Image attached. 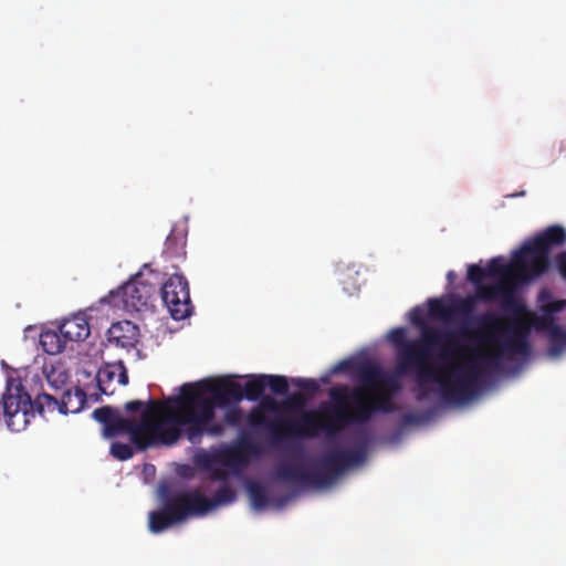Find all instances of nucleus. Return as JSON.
<instances>
[{
	"label": "nucleus",
	"mask_w": 566,
	"mask_h": 566,
	"mask_svg": "<svg viewBox=\"0 0 566 566\" xmlns=\"http://www.w3.org/2000/svg\"><path fill=\"white\" fill-rule=\"evenodd\" d=\"M556 265L560 275L566 280V251L556 256Z\"/></svg>",
	"instance_id": "4c0bfd02"
},
{
	"label": "nucleus",
	"mask_w": 566,
	"mask_h": 566,
	"mask_svg": "<svg viewBox=\"0 0 566 566\" xmlns=\"http://www.w3.org/2000/svg\"><path fill=\"white\" fill-rule=\"evenodd\" d=\"M356 371L358 386H335L328 392L331 403H322L323 408L334 411L340 431L352 424L366 423L375 416L369 388H376L381 384L392 390L400 388L395 377L385 373L377 364L360 363Z\"/></svg>",
	"instance_id": "39448f33"
},
{
	"label": "nucleus",
	"mask_w": 566,
	"mask_h": 566,
	"mask_svg": "<svg viewBox=\"0 0 566 566\" xmlns=\"http://www.w3.org/2000/svg\"><path fill=\"white\" fill-rule=\"evenodd\" d=\"M38 412L57 410L62 415L77 413L86 403V394L80 387L65 389L60 399L53 395L42 392L36 396Z\"/></svg>",
	"instance_id": "2eb2a0df"
},
{
	"label": "nucleus",
	"mask_w": 566,
	"mask_h": 566,
	"mask_svg": "<svg viewBox=\"0 0 566 566\" xmlns=\"http://www.w3.org/2000/svg\"><path fill=\"white\" fill-rule=\"evenodd\" d=\"M276 475L285 482H297L316 486L314 469L306 471L293 463H282L276 468Z\"/></svg>",
	"instance_id": "412c9836"
},
{
	"label": "nucleus",
	"mask_w": 566,
	"mask_h": 566,
	"mask_svg": "<svg viewBox=\"0 0 566 566\" xmlns=\"http://www.w3.org/2000/svg\"><path fill=\"white\" fill-rule=\"evenodd\" d=\"M392 391L386 385H378L376 388H369L371 392L373 407L376 413H389L395 410V405L391 399V395L387 390ZM396 390H394L395 392Z\"/></svg>",
	"instance_id": "b1692460"
},
{
	"label": "nucleus",
	"mask_w": 566,
	"mask_h": 566,
	"mask_svg": "<svg viewBox=\"0 0 566 566\" xmlns=\"http://www.w3.org/2000/svg\"><path fill=\"white\" fill-rule=\"evenodd\" d=\"M242 399V386L227 377L184 384L177 400L185 405L190 415L192 426L188 430L189 442L199 443L203 434H223L224 426L213 421L216 408L237 405Z\"/></svg>",
	"instance_id": "20e7f679"
},
{
	"label": "nucleus",
	"mask_w": 566,
	"mask_h": 566,
	"mask_svg": "<svg viewBox=\"0 0 566 566\" xmlns=\"http://www.w3.org/2000/svg\"><path fill=\"white\" fill-rule=\"evenodd\" d=\"M138 336L139 329L130 321L116 322L107 331L108 343L125 349L134 348L138 342Z\"/></svg>",
	"instance_id": "a211bd4d"
},
{
	"label": "nucleus",
	"mask_w": 566,
	"mask_h": 566,
	"mask_svg": "<svg viewBox=\"0 0 566 566\" xmlns=\"http://www.w3.org/2000/svg\"><path fill=\"white\" fill-rule=\"evenodd\" d=\"M234 448L240 452L241 457L247 459V462L249 461L250 455H259L261 452L260 447L245 433L240 436V439Z\"/></svg>",
	"instance_id": "c756f323"
},
{
	"label": "nucleus",
	"mask_w": 566,
	"mask_h": 566,
	"mask_svg": "<svg viewBox=\"0 0 566 566\" xmlns=\"http://www.w3.org/2000/svg\"><path fill=\"white\" fill-rule=\"evenodd\" d=\"M248 493L254 510H262L268 506L270 499L265 488L258 482L248 484Z\"/></svg>",
	"instance_id": "cd10ccee"
},
{
	"label": "nucleus",
	"mask_w": 566,
	"mask_h": 566,
	"mask_svg": "<svg viewBox=\"0 0 566 566\" xmlns=\"http://www.w3.org/2000/svg\"><path fill=\"white\" fill-rule=\"evenodd\" d=\"M293 384L300 389L306 390L311 394H315L319 390L318 382L313 378H295Z\"/></svg>",
	"instance_id": "f704fd0d"
},
{
	"label": "nucleus",
	"mask_w": 566,
	"mask_h": 566,
	"mask_svg": "<svg viewBox=\"0 0 566 566\" xmlns=\"http://www.w3.org/2000/svg\"><path fill=\"white\" fill-rule=\"evenodd\" d=\"M216 461L224 468L238 469L247 464V459L241 457L234 447L220 450L216 454Z\"/></svg>",
	"instance_id": "a878e982"
},
{
	"label": "nucleus",
	"mask_w": 566,
	"mask_h": 566,
	"mask_svg": "<svg viewBox=\"0 0 566 566\" xmlns=\"http://www.w3.org/2000/svg\"><path fill=\"white\" fill-rule=\"evenodd\" d=\"M160 294L164 304L175 321L187 318L192 313L189 284L184 275H171L161 286Z\"/></svg>",
	"instance_id": "ddd939ff"
},
{
	"label": "nucleus",
	"mask_w": 566,
	"mask_h": 566,
	"mask_svg": "<svg viewBox=\"0 0 566 566\" xmlns=\"http://www.w3.org/2000/svg\"><path fill=\"white\" fill-rule=\"evenodd\" d=\"M468 280L476 286V290L479 286H485L482 282L489 277L488 271L484 268H481L478 264H471L468 268Z\"/></svg>",
	"instance_id": "2f4dec72"
},
{
	"label": "nucleus",
	"mask_w": 566,
	"mask_h": 566,
	"mask_svg": "<svg viewBox=\"0 0 566 566\" xmlns=\"http://www.w3.org/2000/svg\"><path fill=\"white\" fill-rule=\"evenodd\" d=\"M447 277H448L449 282H452L453 279L455 277V273L453 271H449L447 274Z\"/></svg>",
	"instance_id": "79ce46f5"
},
{
	"label": "nucleus",
	"mask_w": 566,
	"mask_h": 566,
	"mask_svg": "<svg viewBox=\"0 0 566 566\" xmlns=\"http://www.w3.org/2000/svg\"><path fill=\"white\" fill-rule=\"evenodd\" d=\"M426 397H427V395H426L424 392H422L421 395H419V396H418V399H419V400H422V399H424Z\"/></svg>",
	"instance_id": "37998d69"
},
{
	"label": "nucleus",
	"mask_w": 566,
	"mask_h": 566,
	"mask_svg": "<svg viewBox=\"0 0 566 566\" xmlns=\"http://www.w3.org/2000/svg\"><path fill=\"white\" fill-rule=\"evenodd\" d=\"M353 367V363L350 360H342L339 361L333 369L334 373L349 370Z\"/></svg>",
	"instance_id": "ea45409f"
},
{
	"label": "nucleus",
	"mask_w": 566,
	"mask_h": 566,
	"mask_svg": "<svg viewBox=\"0 0 566 566\" xmlns=\"http://www.w3.org/2000/svg\"><path fill=\"white\" fill-rule=\"evenodd\" d=\"M60 332L67 342L85 340L91 334L88 319L84 313H77L65 318L59 326Z\"/></svg>",
	"instance_id": "aec40b11"
},
{
	"label": "nucleus",
	"mask_w": 566,
	"mask_h": 566,
	"mask_svg": "<svg viewBox=\"0 0 566 566\" xmlns=\"http://www.w3.org/2000/svg\"><path fill=\"white\" fill-rule=\"evenodd\" d=\"M417 421V416L413 413H406L403 416V422L405 423H415Z\"/></svg>",
	"instance_id": "a19ab883"
},
{
	"label": "nucleus",
	"mask_w": 566,
	"mask_h": 566,
	"mask_svg": "<svg viewBox=\"0 0 566 566\" xmlns=\"http://www.w3.org/2000/svg\"><path fill=\"white\" fill-rule=\"evenodd\" d=\"M224 421L230 426L239 427L242 421V410L238 406L229 408L226 411Z\"/></svg>",
	"instance_id": "c9c22d12"
},
{
	"label": "nucleus",
	"mask_w": 566,
	"mask_h": 566,
	"mask_svg": "<svg viewBox=\"0 0 566 566\" xmlns=\"http://www.w3.org/2000/svg\"><path fill=\"white\" fill-rule=\"evenodd\" d=\"M305 397L301 392L292 394L287 397V399L282 402V408L286 410H300L305 405Z\"/></svg>",
	"instance_id": "72a5a7b5"
},
{
	"label": "nucleus",
	"mask_w": 566,
	"mask_h": 566,
	"mask_svg": "<svg viewBox=\"0 0 566 566\" xmlns=\"http://www.w3.org/2000/svg\"><path fill=\"white\" fill-rule=\"evenodd\" d=\"M282 408V403H279L271 396H263L260 400L259 406L252 408L248 416L247 422L252 429H264L266 431L268 440L272 443H277L281 438V427L282 420L285 418H275L273 420H269L265 412L266 411H277Z\"/></svg>",
	"instance_id": "4468645a"
},
{
	"label": "nucleus",
	"mask_w": 566,
	"mask_h": 566,
	"mask_svg": "<svg viewBox=\"0 0 566 566\" xmlns=\"http://www.w3.org/2000/svg\"><path fill=\"white\" fill-rule=\"evenodd\" d=\"M265 375H252L242 387L243 398L250 401L259 400L266 389Z\"/></svg>",
	"instance_id": "393cba45"
},
{
	"label": "nucleus",
	"mask_w": 566,
	"mask_h": 566,
	"mask_svg": "<svg viewBox=\"0 0 566 566\" xmlns=\"http://www.w3.org/2000/svg\"><path fill=\"white\" fill-rule=\"evenodd\" d=\"M156 293L155 284L146 281L143 273H137L128 282L124 283L116 291H111L107 296L101 298L114 307H122L128 312H139L147 308Z\"/></svg>",
	"instance_id": "f8f14e48"
},
{
	"label": "nucleus",
	"mask_w": 566,
	"mask_h": 566,
	"mask_svg": "<svg viewBox=\"0 0 566 566\" xmlns=\"http://www.w3.org/2000/svg\"><path fill=\"white\" fill-rule=\"evenodd\" d=\"M40 344L46 354L56 355L65 349L67 340L64 338V335L60 332V329H48L41 333Z\"/></svg>",
	"instance_id": "5701e85b"
},
{
	"label": "nucleus",
	"mask_w": 566,
	"mask_h": 566,
	"mask_svg": "<svg viewBox=\"0 0 566 566\" xmlns=\"http://www.w3.org/2000/svg\"><path fill=\"white\" fill-rule=\"evenodd\" d=\"M93 417L96 421L104 424L105 432L108 437H115L124 433L128 424V419L119 415L117 410L109 406L97 408L93 411Z\"/></svg>",
	"instance_id": "6ab92c4d"
},
{
	"label": "nucleus",
	"mask_w": 566,
	"mask_h": 566,
	"mask_svg": "<svg viewBox=\"0 0 566 566\" xmlns=\"http://www.w3.org/2000/svg\"><path fill=\"white\" fill-rule=\"evenodd\" d=\"M96 381L101 394L109 396L116 390V385H127L128 375L123 363L106 364L96 374Z\"/></svg>",
	"instance_id": "f3484780"
},
{
	"label": "nucleus",
	"mask_w": 566,
	"mask_h": 566,
	"mask_svg": "<svg viewBox=\"0 0 566 566\" xmlns=\"http://www.w3.org/2000/svg\"><path fill=\"white\" fill-rule=\"evenodd\" d=\"M1 403L7 426L14 432L24 430L38 411L36 399H31L19 378L8 379Z\"/></svg>",
	"instance_id": "1a4fd4ad"
},
{
	"label": "nucleus",
	"mask_w": 566,
	"mask_h": 566,
	"mask_svg": "<svg viewBox=\"0 0 566 566\" xmlns=\"http://www.w3.org/2000/svg\"><path fill=\"white\" fill-rule=\"evenodd\" d=\"M186 243H187V233L185 229L180 227H172L170 233L168 234L163 254L169 259H181L186 255Z\"/></svg>",
	"instance_id": "4be33fe9"
},
{
	"label": "nucleus",
	"mask_w": 566,
	"mask_h": 566,
	"mask_svg": "<svg viewBox=\"0 0 566 566\" xmlns=\"http://www.w3.org/2000/svg\"><path fill=\"white\" fill-rule=\"evenodd\" d=\"M476 296L467 295L457 298L450 305H446L439 298H431L428 302L429 313L432 317H438L444 321L452 318H460L462 322L471 319L476 307Z\"/></svg>",
	"instance_id": "dca6fc26"
},
{
	"label": "nucleus",
	"mask_w": 566,
	"mask_h": 566,
	"mask_svg": "<svg viewBox=\"0 0 566 566\" xmlns=\"http://www.w3.org/2000/svg\"><path fill=\"white\" fill-rule=\"evenodd\" d=\"M266 387L275 395H285L289 390L286 377L280 375H265Z\"/></svg>",
	"instance_id": "7c9ffc66"
},
{
	"label": "nucleus",
	"mask_w": 566,
	"mask_h": 566,
	"mask_svg": "<svg viewBox=\"0 0 566 566\" xmlns=\"http://www.w3.org/2000/svg\"><path fill=\"white\" fill-rule=\"evenodd\" d=\"M511 316H513V315L511 314ZM512 318L513 317H511L506 321L504 332L507 335H506L505 339L502 342H499L496 336L500 335L501 332L503 331V328H502L503 321L495 313H492V312L482 313L476 317H474L472 315L471 319H469L468 322H463L464 326L458 331V334H460L461 336L471 337L472 334L467 328V325L469 323L474 322L478 325L479 331H480L479 335L476 336L479 342L481 344L496 345V348L492 352H474V353H472V355L464 361V365H458L462 369V373H467L470 369L471 361L472 360L478 361L480 364L481 370H482L479 386H481L484 380L486 369H497V368H500L504 358L512 359L513 355H521L520 353H513L510 349H504V352L502 353V356H501V360H500L499 365H496V366L486 365L481 359V356H480L482 354H492V353L500 350L501 344L504 343L506 339H509L512 336V331L509 327ZM480 387H478V389Z\"/></svg>",
	"instance_id": "0eeeda50"
},
{
	"label": "nucleus",
	"mask_w": 566,
	"mask_h": 566,
	"mask_svg": "<svg viewBox=\"0 0 566 566\" xmlns=\"http://www.w3.org/2000/svg\"><path fill=\"white\" fill-rule=\"evenodd\" d=\"M410 321L415 325H422L423 324V312L419 307H415L410 311Z\"/></svg>",
	"instance_id": "58836bf2"
},
{
	"label": "nucleus",
	"mask_w": 566,
	"mask_h": 566,
	"mask_svg": "<svg viewBox=\"0 0 566 566\" xmlns=\"http://www.w3.org/2000/svg\"><path fill=\"white\" fill-rule=\"evenodd\" d=\"M366 460L365 446H355L352 449H334L326 452L316 463L314 474L316 486H328L353 465Z\"/></svg>",
	"instance_id": "9d476101"
},
{
	"label": "nucleus",
	"mask_w": 566,
	"mask_h": 566,
	"mask_svg": "<svg viewBox=\"0 0 566 566\" xmlns=\"http://www.w3.org/2000/svg\"><path fill=\"white\" fill-rule=\"evenodd\" d=\"M327 412L323 416L317 411H303L298 418L282 420L281 438L274 447L289 446L295 439H312L323 431L327 437H335L340 432L338 422L335 420V413L328 408H323Z\"/></svg>",
	"instance_id": "6e6552de"
},
{
	"label": "nucleus",
	"mask_w": 566,
	"mask_h": 566,
	"mask_svg": "<svg viewBox=\"0 0 566 566\" xmlns=\"http://www.w3.org/2000/svg\"><path fill=\"white\" fill-rule=\"evenodd\" d=\"M178 396L163 401L149 398L147 401L132 400L125 403L127 412H140V420L128 419L124 433L129 434L132 443L139 450L151 446H172L182 436L189 441L190 415Z\"/></svg>",
	"instance_id": "7ed1b4c3"
},
{
	"label": "nucleus",
	"mask_w": 566,
	"mask_h": 566,
	"mask_svg": "<svg viewBox=\"0 0 566 566\" xmlns=\"http://www.w3.org/2000/svg\"><path fill=\"white\" fill-rule=\"evenodd\" d=\"M486 271L489 277L499 276L500 280L488 286H479L473 296H476V302L499 300L503 311L513 315L509 326L512 336L501 344L500 350L480 355L486 365L496 366L504 349L520 354L530 353L531 347L527 337L531 325L525 319L530 314L526 305L516 296V289L518 284H528L537 277L521 249L513 254L511 263H504L500 256L491 259Z\"/></svg>",
	"instance_id": "f03ea898"
},
{
	"label": "nucleus",
	"mask_w": 566,
	"mask_h": 566,
	"mask_svg": "<svg viewBox=\"0 0 566 566\" xmlns=\"http://www.w3.org/2000/svg\"><path fill=\"white\" fill-rule=\"evenodd\" d=\"M235 497L229 485H222L213 499H208L199 489L166 492L161 496V507L149 513V530L161 533L189 517L203 516L219 505L230 504Z\"/></svg>",
	"instance_id": "423d86ee"
},
{
	"label": "nucleus",
	"mask_w": 566,
	"mask_h": 566,
	"mask_svg": "<svg viewBox=\"0 0 566 566\" xmlns=\"http://www.w3.org/2000/svg\"><path fill=\"white\" fill-rule=\"evenodd\" d=\"M111 454L120 461H125L134 455V450L128 443L114 442L111 446Z\"/></svg>",
	"instance_id": "473e14b6"
},
{
	"label": "nucleus",
	"mask_w": 566,
	"mask_h": 566,
	"mask_svg": "<svg viewBox=\"0 0 566 566\" xmlns=\"http://www.w3.org/2000/svg\"><path fill=\"white\" fill-rule=\"evenodd\" d=\"M210 480L226 482L228 480V472L222 468L212 469L210 472Z\"/></svg>",
	"instance_id": "e433bc0d"
},
{
	"label": "nucleus",
	"mask_w": 566,
	"mask_h": 566,
	"mask_svg": "<svg viewBox=\"0 0 566 566\" xmlns=\"http://www.w3.org/2000/svg\"><path fill=\"white\" fill-rule=\"evenodd\" d=\"M565 242L566 230L559 224H554L522 245L521 250L537 279L545 274L549 268L552 248L562 247Z\"/></svg>",
	"instance_id": "9b49d317"
},
{
	"label": "nucleus",
	"mask_w": 566,
	"mask_h": 566,
	"mask_svg": "<svg viewBox=\"0 0 566 566\" xmlns=\"http://www.w3.org/2000/svg\"><path fill=\"white\" fill-rule=\"evenodd\" d=\"M44 373L48 385L55 391L63 389L69 380V374L62 365L45 366Z\"/></svg>",
	"instance_id": "bb28decb"
},
{
	"label": "nucleus",
	"mask_w": 566,
	"mask_h": 566,
	"mask_svg": "<svg viewBox=\"0 0 566 566\" xmlns=\"http://www.w3.org/2000/svg\"><path fill=\"white\" fill-rule=\"evenodd\" d=\"M547 331L549 333L551 352L557 355L562 346L566 344V332L553 322L547 327Z\"/></svg>",
	"instance_id": "c85d7f7f"
},
{
	"label": "nucleus",
	"mask_w": 566,
	"mask_h": 566,
	"mask_svg": "<svg viewBox=\"0 0 566 566\" xmlns=\"http://www.w3.org/2000/svg\"><path fill=\"white\" fill-rule=\"evenodd\" d=\"M454 333H441L434 328H424L421 339L406 340L402 327L389 332V340L402 347L398 356L397 371L408 374L417 371L418 384L436 382L443 401L463 403L478 394L481 366L472 360L470 369H462L450 359L458 353Z\"/></svg>",
	"instance_id": "f257e3e1"
}]
</instances>
